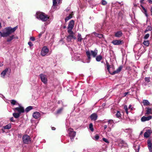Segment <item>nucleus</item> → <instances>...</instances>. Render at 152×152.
Instances as JSON below:
<instances>
[{"label":"nucleus","mask_w":152,"mask_h":152,"mask_svg":"<svg viewBox=\"0 0 152 152\" xmlns=\"http://www.w3.org/2000/svg\"><path fill=\"white\" fill-rule=\"evenodd\" d=\"M131 107V105H129V108H130Z\"/></svg>","instance_id":"0e129e2a"},{"label":"nucleus","mask_w":152,"mask_h":152,"mask_svg":"<svg viewBox=\"0 0 152 152\" xmlns=\"http://www.w3.org/2000/svg\"><path fill=\"white\" fill-rule=\"evenodd\" d=\"M128 92H126L124 94V96H125L128 94Z\"/></svg>","instance_id":"6e6d98bb"},{"label":"nucleus","mask_w":152,"mask_h":152,"mask_svg":"<svg viewBox=\"0 0 152 152\" xmlns=\"http://www.w3.org/2000/svg\"><path fill=\"white\" fill-rule=\"evenodd\" d=\"M11 104L13 105H15L17 103L16 101L14 100H12L11 101Z\"/></svg>","instance_id":"79ce46f5"},{"label":"nucleus","mask_w":152,"mask_h":152,"mask_svg":"<svg viewBox=\"0 0 152 152\" xmlns=\"http://www.w3.org/2000/svg\"><path fill=\"white\" fill-rule=\"evenodd\" d=\"M103 141H104V142H106L107 143H109V142L108 140H107V139L105 138H103Z\"/></svg>","instance_id":"de8ad7c7"},{"label":"nucleus","mask_w":152,"mask_h":152,"mask_svg":"<svg viewBox=\"0 0 152 152\" xmlns=\"http://www.w3.org/2000/svg\"><path fill=\"white\" fill-rule=\"evenodd\" d=\"M151 130H147L144 134V137L146 138L148 137L151 134Z\"/></svg>","instance_id":"2eb2a0df"},{"label":"nucleus","mask_w":152,"mask_h":152,"mask_svg":"<svg viewBox=\"0 0 152 152\" xmlns=\"http://www.w3.org/2000/svg\"><path fill=\"white\" fill-rule=\"evenodd\" d=\"M150 70L151 71H152V67L150 68Z\"/></svg>","instance_id":"774afa93"},{"label":"nucleus","mask_w":152,"mask_h":152,"mask_svg":"<svg viewBox=\"0 0 152 152\" xmlns=\"http://www.w3.org/2000/svg\"><path fill=\"white\" fill-rule=\"evenodd\" d=\"M60 0H53V7H54L55 6L57 5V4L60 3Z\"/></svg>","instance_id":"4be33fe9"},{"label":"nucleus","mask_w":152,"mask_h":152,"mask_svg":"<svg viewBox=\"0 0 152 152\" xmlns=\"http://www.w3.org/2000/svg\"><path fill=\"white\" fill-rule=\"evenodd\" d=\"M44 33V32H40L39 34V38H40L41 36H42V35Z\"/></svg>","instance_id":"603ef678"},{"label":"nucleus","mask_w":152,"mask_h":152,"mask_svg":"<svg viewBox=\"0 0 152 152\" xmlns=\"http://www.w3.org/2000/svg\"><path fill=\"white\" fill-rule=\"evenodd\" d=\"M11 124H9L4 126V128L5 129H9L11 128Z\"/></svg>","instance_id":"7c9ffc66"},{"label":"nucleus","mask_w":152,"mask_h":152,"mask_svg":"<svg viewBox=\"0 0 152 152\" xmlns=\"http://www.w3.org/2000/svg\"><path fill=\"white\" fill-rule=\"evenodd\" d=\"M12 115L15 118H17L20 117V114L18 113H14Z\"/></svg>","instance_id":"c756f323"},{"label":"nucleus","mask_w":152,"mask_h":152,"mask_svg":"<svg viewBox=\"0 0 152 152\" xmlns=\"http://www.w3.org/2000/svg\"><path fill=\"white\" fill-rule=\"evenodd\" d=\"M49 52V50L48 48L46 46L44 47L42 49L41 54L42 56H45L48 54Z\"/></svg>","instance_id":"0eeeda50"},{"label":"nucleus","mask_w":152,"mask_h":152,"mask_svg":"<svg viewBox=\"0 0 152 152\" xmlns=\"http://www.w3.org/2000/svg\"><path fill=\"white\" fill-rule=\"evenodd\" d=\"M102 4L103 5H105L107 4V2L104 0H102Z\"/></svg>","instance_id":"37998d69"},{"label":"nucleus","mask_w":152,"mask_h":152,"mask_svg":"<svg viewBox=\"0 0 152 152\" xmlns=\"http://www.w3.org/2000/svg\"><path fill=\"white\" fill-rule=\"evenodd\" d=\"M152 116L150 115L148 117H146L145 116L142 117L141 118V121L142 122H144L146 121H149L152 118Z\"/></svg>","instance_id":"4468645a"},{"label":"nucleus","mask_w":152,"mask_h":152,"mask_svg":"<svg viewBox=\"0 0 152 152\" xmlns=\"http://www.w3.org/2000/svg\"><path fill=\"white\" fill-rule=\"evenodd\" d=\"M68 132L71 141H73V139L75 136L76 132L74 131L73 129L71 128H70L68 129Z\"/></svg>","instance_id":"20e7f679"},{"label":"nucleus","mask_w":152,"mask_h":152,"mask_svg":"<svg viewBox=\"0 0 152 152\" xmlns=\"http://www.w3.org/2000/svg\"><path fill=\"white\" fill-rule=\"evenodd\" d=\"M69 34L67 37V40L69 42L72 39H76V38L75 36V33L72 31V33H68Z\"/></svg>","instance_id":"6e6552de"},{"label":"nucleus","mask_w":152,"mask_h":152,"mask_svg":"<svg viewBox=\"0 0 152 152\" xmlns=\"http://www.w3.org/2000/svg\"><path fill=\"white\" fill-rule=\"evenodd\" d=\"M39 77L42 81L45 84L47 83V76L43 74H42L39 75Z\"/></svg>","instance_id":"1a4fd4ad"},{"label":"nucleus","mask_w":152,"mask_h":152,"mask_svg":"<svg viewBox=\"0 0 152 152\" xmlns=\"http://www.w3.org/2000/svg\"><path fill=\"white\" fill-rule=\"evenodd\" d=\"M96 59L97 61H100L102 58V57L101 55L96 56Z\"/></svg>","instance_id":"c85d7f7f"},{"label":"nucleus","mask_w":152,"mask_h":152,"mask_svg":"<svg viewBox=\"0 0 152 152\" xmlns=\"http://www.w3.org/2000/svg\"><path fill=\"white\" fill-rule=\"evenodd\" d=\"M122 33L121 31H118L115 34V36L116 37H120L122 35Z\"/></svg>","instance_id":"412c9836"},{"label":"nucleus","mask_w":152,"mask_h":152,"mask_svg":"<svg viewBox=\"0 0 152 152\" xmlns=\"http://www.w3.org/2000/svg\"><path fill=\"white\" fill-rule=\"evenodd\" d=\"M94 33L96 37H97L99 38H103V40H105L104 36L102 34L97 33L96 32H94Z\"/></svg>","instance_id":"aec40b11"},{"label":"nucleus","mask_w":152,"mask_h":152,"mask_svg":"<svg viewBox=\"0 0 152 152\" xmlns=\"http://www.w3.org/2000/svg\"><path fill=\"white\" fill-rule=\"evenodd\" d=\"M145 80L147 83H149L150 81V78L149 77H145Z\"/></svg>","instance_id":"c03bdc74"},{"label":"nucleus","mask_w":152,"mask_h":152,"mask_svg":"<svg viewBox=\"0 0 152 152\" xmlns=\"http://www.w3.org/2000/svg\"><path fill=\"white\" fill-rule=\"evenodd\" d=\"M1 27L2 26H1V23H0V28H1Z\"/></svg>","instance_id":"69168bd1"},{"label":"nucleus","mask_w":152,"mask_h":152,"mask_svg":"<svg viewBox=\"0 0 152 152\" xmlns=\"http://www.w3.org/2000/svg\"><path fill=\"white\" fill-rule=\"evenodd\" d=\"M89 128L90 129V130L92 131L93 132L94 131V129L93 128V125L92 123H91L89 124Z\"/></svg>","instance_id":"ea45409f"},{"label":"nucleus","mask_w":152,"mask_h":152,"mask_svg":"<svg viewBox=\"0 0 152 152\" xmlns=\"http://www.w3.org/2000/svg\"><path fill=\"white\" fill-rule=\"evenodd\" d=\"M143 44L147 46H148L149 45V42L148 41H145L143 42Z\"/></svg>","instance_id":"58836bf2"},{"label":"nucleus","mask_w":152,"mask_h":152,"mask_svg":"<svg viewBox=\"0 0 152 152\" xmlns=\"http://www.w3.org/2000/svg\"><path fill=\"white\" fill-rule=\"evenodd\" d=\"M148 146L149 151L150 152H152V143L151 141V140H148L147 142Z\"/></svg>","instance_id":"dca6fc26"},{"label":"nucleus","mask_w":152,"mask_h":152,"mask_svg":"<svg viewBox=\"0 0 152 152\" xmlns=\"http://www.w3.org/2000/svg\"><path fill=\"white\" fill-rule=\"evenodd\" d=\"M32 109V107L31 106H29L27 107L25 111L26 112H28Z\"/></svg>","instance_id":"473e14b6"},{"label":"nucleus","mask_w":152,"mask_h":152,"mask_svg":"<svg viewBox=\"0 0 152 152\" xmlns=\"http://www.w3.org/2000/svg\"><path fill=\"white\" fill-rule=\"evenodd\" d=\"M124 131L130 134L132 132V130L131 129H126L124 130Z\"/></svg>","instance_id":"2f4dec72"},{"label":"nucleus","mask_w":152,"mask_h":152,"mask_svg":"<svg viewBox=\"0 0 152 152\" xmlns=\"http://www.w3.org/2000/svg\"><path fill=\"white\" fill-rule=\"evenodd\" d=\"M10 120L12 122H14L15 121L14 120V118L13 117H11L10 118Z\"/></svg>","instance_id":"864d4df0"},{"label":"nucleus","mask_w":152,"mask_h":152,"mask_svg":"<svg viewBox=\"0 0 152 152\" xmlns=\"http://www.w3.org/2000/svg\"><path fill=\"white\" fill-rule=\"evenodd\" d=\"M14 38H15L14 35H12L8 37L7 39V42H10L13 39H14Z\"/></svg>","instance_id":"a878e982"},{"label":"nucleus","mask_w":152,"mask_h":152,"mask_svg":"<svg viewBox=\"0 0 152 152\" xmlns=\"http://www.w3.org/2000/svg\"><path fill=\"white\" fill-rule=\"evenodd\" d=\"M99 136L97 134H96L95 136L94 137H92V138L95 140H97L99 139Z\"/></svg>","instance_id":"c9c22d12"},{"label":"nucleus","mask_w":152,"mask_h":152,"mask_svg":"<svg viewBox=\"0 0 152 152\" xmlns=\"http://www.w3.org/2000/svg\"><path fill=\"white\" fill-rule=\"evenodd\" d=\"M144 0H140V3L141 4H142L143 3V1H144Z\"/></svg>","instance_id":"4d7b16f0"},{"label":"nucleus","mask_w":152,"mask_h":152,"mask_svg":"<svg viewBox=\"0 0 152 152\" xmlns=\"http://www.w3.org/2000/svg\"><path fill=\"white\" fill-rule=\"evenodd\" d=\"M107 69L108 70H109L110 66L108 63H107Z\"/></svg>","instance_id":"5fc2aeb1"},{"label":"nucleus","mask_w":152,"mask_h":152,"mask_svg":"<svg viewBox=\"0 0 152 152\" xmlns=\"http://www.w3.org/2000/svg\"><path fill=\"white\" fill-rule=\"evenodd\" d=\"M124 109L125 110L126 113L127 114H128V109L127 106L126 105H125L124 107Z\"/></svg>","instance_id":"a18cd8bd"},{"label":"nucleus","mask_w":152,"mask_h":152,"mask_svg":"<svg viewBox=\"0 0 152 152\" xmlns=\"http://www.w3.org/2000/svg\"><path fill=\"white\" fill-rule=\"evenodd\" d=\"M73 13H71L68 16L66 17L65 19V21L66 22L69 20L71 19L72 17Z\"/></svg>","instance_id":"5701e85b"},{"label":"nucleus","mask_w":152,"mask_h":152,"mask_svg":"<svg viewBox=\"0 0 152 152\" xmlns=\"http://www.w3.org/2000/svg\"><path fill=\"white\" fill-rule=\"evenodd\" d=\"M98 116L96 113H93L90 116V118L92 120L96 121L97 118Z\"/></svg>","instance_id":"ddd939ff"},{"label":"nucleus","mask_w":152,"mask_h":152,"mask_svg":"<svg viewBox=\"0 0 152 152\" xmlns=\"http://www.w3.org/2000/svg\"><path fill=\"white\" fill-rule=\"evenodd\" d=\"M148 1L149 3L152 4V1L151 0H148Z\"/></svg>","instance_id":"13d9d810"},{"label":"nucleus","mask_w":152,"mask_h":152,"mask_svg":"<svg viewBox=\"0 0 152 152\" xmlns=\"http://www.w3.org/2000/svg\"><path fill=\"white\" fill-rule=\"evenodd\" d=\"M15 111H16L19 113L20 114L21 113H23L24 112V110L23 107L22 106H20L19 107H17L14 109Z\"/></svg>","instance_id":"9d476101"},{"label":"nucleus","mask_w":152,"mask_h":152,"mask_svg":"<svg viewBox=\"0 0 152 152\" xmlns=\"http://www.w3.org/2000/svg\"><path fill=\"white\" fill-rule=\"evenodd\" d=\"M28 44L29 45L30 47L33 46V44L31 42H28Z\"/></svg>","instance_id":"8fccbe9b"},{"label":"nucleus","mask_w":152,"mask_h":152,"mask_svg":"<svg viewBox=\"0 0 152 152\" xmlns=\"http://www.w3.org/2000/svg\"><path fill=\"white\" fill-rule=\"evenodd\" d=\"M152 30V28L151 27L148 26L145 30V33H146L148 31H151Z\"/></svg>","instance_id":"a19ab883"},{"label":"nucleus","mask_w":152,"mask_h":152,"mask_svg":"<svg viewBox=\"0 0 152 152\" xmlns=\"http://www.w3.org/2000/svg\"><path fill=\"white\" fill-rule=\"evenodd\" d=\"M18 28V26L12 28L10 26L6 27L4 28L5 32H1L0 31V36L1 37H6L9 36L11 34L14 33Z\"/></svg>","instance_id":"f257e3e1"},{"label":"nucleus","mask_w":152,"mask_h":152,"mask_svg":"<svg viewBox=\"0 0 152 152\" xmlns=\"http://www.w3.org/2000/svg\"><path fill=\"white\" fill-rule=\"evenodd\" d=\"M63 107H61L57 111L56 113L58 114L60 113L63 110Z\"/></svg>","instance_id":"4c0bfd02"},{"label":"nucleus","mask_w":152,"mask_h":152,"mask_svg":"<svg viewBox=\"0 0 152 152\" xmlns=\"http://www.w3.org/2000/svg\"><path fill=\"white\" fill-rule=\"evenodd\" d=\"M35 16L38 19L44 22L48 20L49 19V17L46 14L40 12H37Z\"/></svg>","instance_id":"7ed1b4c3"},{"label":"nucleus","mask_w":152,"mask_h":152,"mask_svg":"<svg viewBox=\"0 0 152 152\" xmlns=\"http://www.w3.org/2000/svg\"><path fill=\"white\" fill-rule=\"evenodd\" d=\"M8 70V69L7 68H6L3 71L1 74V77H4Z\"/></svg>","instance_id":"bb28decb"},{"label":"nucleus","mask_w":152,"mask_h":152,"mask_svg":"<svg viewBox=\"0 0 152 152\" xmlns=\"http://www.w3.org/2000/svg\"><path fill=\"white\" fill-rule=\"evenodd\" d=\"M22 139L23 143L26 144L29 143L31 141V139L30 136L27 134L23 136Z\"/></svg>","instance_id":"39448f33"},{"label":"nucleus","mask_w":152,"mask_h":152,"mask_svg":"<svg viewBox=\"0 0 152 152\" xmlns=\"http://www.w3.org/2000/svg\"><path fill=\"white\" fill-rule=\"evenodd\" d=\"M107 127V125H105L104 126V130Z\"/></svg>","instance_id":"bf43d9fd"},{"label":"nucleus","mask_w":152,"mask_h":152,"mask_svg":"<svg viewBox=\"0 0 152 152\" xmlns=\"http://www.w3.org/2000/svg\"><path fill=\"white\" fill-rule=\"evenodd\" d=\"M69 9H66V11H69Z\"/></svg>","instance_id":"338daca9"},{"label":"nucleus","mask_w":152,"mask_h":152,"mask_svg":"<svg viewBox=\"0 0 152 152\" xmlns=\"http://www.w3.org/2000/svg\"><path fill=\"white\" fill-rule=\"evenodd\" d=\"M142 8L144 11V13L145 15V16L147 17L148 16V14L147 13V12L146 10L145 9V8L142 6Z\"/></svg>","instance_id":"e433bc0d"},{"label":"nucleus","mask_w":152,"mask_h":152,"mask_svg":"<svg viewBox=\"0 0 152 152\" xmlns=\"http://www.w3.org/2000/svg\"><path fill=\"white\" fill-rule=\"evenodd\" d=\"M33 116L34 118L37 119L40 117V114L38 112H36L33 113Z\"/></svg>","instance_id":"a211bd4d"},{"label":"nucleus","mask_w":152,"mask_h":152,"mask_svg":"<svg viewBox=\"0 0 152 152\" xmlns=\"http://www.w3.org/2000/svg\"><path fill=\"white\" fill-rule=\"evenodd\" d=\"M108 127L110 128V130L111 129L110 128L111 126H113L114 124V121L112 119H110L108 121Z\"/></svg>","instance_id":"6ab92c4d"},{"label":"nucleus","mask_w":152,"mask_h":152,"mask_svg":"<svg viewBox=\"0 0 152 152\" xmlns=\"http://www.w3.org/2000/svg\"><path fill=\"white\" fill-rule=\"evenodd\" d=\"M121 114L119 111H117L116 114V116L117 118H120L121 116Z\"/></svg>","instance_id":"f704fd0d"},{"label":"nucleus","mask_w":152,"mask_h":152,"mask_svg":"<svg viewBox=\"0 0 152 152\" xmlns=\"http://www.w3.org/2000/svg\"><path fill=\"white\" fill-rule=\"evenodd\" d=\"M86 55L87 57V58L86 60V62L89 63L90 61L91 57V55L94 58L96 57L98 53V50L96 48L94 51H87L86 52Z\"/></svg>","instance_id":"f03ea898"},{"label":"nucleus","mask_w":152,"mask_h":152,"mask_svg":"<svg viewBox=\"0 0 152 152\" xmlns=\"http://www.w3.org/2000/svg\"><path fill=\"white\" fill-rule=\"evenodd\" d=\"M56 129L54 127H52V129L53 130H55Z\"/></svg>","instance_id":"052dcab7"},{"label":"nucleus","mask_w":152,"mask_h":152,"mask_svg":"<svg viewBox=\"0 0 152 152\" xmlns=\"http://www.w3.org/2000/svg\"><path fill=\"white\" fill-rule=\"evenodd\" d=\"M122 67L121 66H120L116 70L113 72L111 75H114L115 74L118 73L120 72L122 69Z\"/></svg>","instance_id":"f3484780"},{"label":"nucleus","mask_w":152,"mask_h":152,"mask_svg":"<svg viewBox=\"0 0 152 152\" xmlns=\"http://www.w3.org/2000/svg\"><path fill=\"white\" fill-rule=\"evenodd\" d=\"M123 43V41L120 40H113L112 43L115 45H121Z\"/></svg>","instance_id":"9b49d317"},{"label":"nucleus","mask_w":152,"mask_h":152,"mask_svg":"<svg viewBox=\"0 0 152 152\" xmlns=\"http://www.w3.org/2000/svg\"><path fill=\"white\" fill-rule=\"evenodd\" d=\"M80 55L77 53H75L74 55L73 56L72 58V60H75V61H78L80 60Z\"/></svg>","instance_id":"f8f14e48"},{"label":"nucleus","mask_w":152,"mask_h":152,"mask_svg":"<svg viewBox=\"0 0 152 152\" xmlns=\"http://www.w3.org/2000/svg\"><path fill=\"white\" fill-rule=\"evenodd\" d=\"M146 114L148 115L152 114V109L149 107L147 108Z\"/></svg>","instance_id":"b1692460"},{"label":"nucleus","mask_w":152,"mask_h":152,"mask_svg":"<svg viewBox=\"0 0 152 152\" xmlns=\"http://www.w3.org/2000/svg\"><path fill=\"white\" fill-rule=\"evenodd\" d=\"M149 36V34H146L144 37V38L145 39H147Z\"/></svg>","instance_id":"09e8293b"},{"label":"nucleus","mask_w":152,"mask_h":152,"mask_svg":"<svg viewBox=\"0 0 152 152\" xmlns=\"http://www.w3.org/2000/svg\"><path fill=\"white\" fill-rule=\"evenodd\" d=\"M121 143L123 144V145L125 146H126V143L123 140H122L121 141Z\"/></svg>","instance_id":"49530a36"},{"label":"nucleus","mask_w":152,"mask_h":152,"mask_svg":"<svg viewBox=\"0 0 152 152\" xmlns=\"http://www.w3.org/2000/svg\"><path fill=\"white\" fill-rule=\"evenodd\" d=\"M77 37V41L78 42H81L83 39L82 37L81 34L79 33L78 34Z\"/></svg>","instance_id":"cd10ccee"},{"label":"nucleus","mask_w":152,"mask_h":152,"mask_svg":"<svg viewBox=\"0 0 152 152\" xmlns=\"http://www.w3.org/2000/svg\"><path fill=\"white\" fill-rule=\"evenodd\" d=\"M143 133V132L142 131H141V132H140V134L141 135V134H142Z\"/></svg>","instance_id":"e2e57ef3"},{"label":"nucleus","mask_w":152,"mask_h":152,"mask_svg":"<svg viewBox=\"0 0 152 152\" xmlns=\"http://www.w3.org/2000/svg\"><path fill=\"white\" fill-rule=\"evenodd\" d=\"M74 21L73 20H71L69 23L67 31L68 33H72V30L74 27Z\"/></svg>","instance_id":"423d86ee"},{"label":"nucleus","mask_w":152,"mask_h":152,"mask_svg":"<svg viewBox=\"0 0 152 152\" xmlns=\"http://www.w3.org/2000/svg\"><path fill=\"white\" fill-rule=\"evenodd\" d=\"M151 15H152V7H151Z\"/></svg>","instance_id":"680f3d73"},{"label":"nucleus","mask_w":152,"mask_h":152,"mask_svg":"<svg viewBox=\"0 0 152 152\" xmlns=\"http://www.w3.org/2000/svg\"><path fill=\"white\" fill-rule=\"evenodd\" d=\"M30 39L31 41H34L35 40V38L34 37H31L30 38Z\"/></svg>","instance_id":"3c124183"},{"label":"nucleus","mask_w":152,"mask_h":152,"mask_svg":"<svg viewBox=\"0 0 152 152\" xmlns=\"http://www.w3.org/2000/svg\"><path fill=\"white\" fill-rule=\"evenodd\" d=\"M142 103L144 106H148L150 105V103L147 100H143L142 101Z\"/></svg>","instance_id":"393cba45"},{"label":"nucleus","mask_w":152,"mask_h":152,"mask_svg":"<svg viewBox=\"0 0 152 152\" xmlns=\"http://www.w3.org/2000/svg\"><path fill=\"white\" fill-rule=\"evenodd\" d=\"M140 149V146L139 145H137L134 148V149L136 152H139Z\"/></svg>","instance_id":"72a5a7b5"}]
</instances>
